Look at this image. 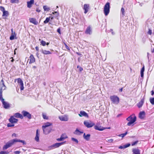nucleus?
<instances>
[{"label":"nucleus","mask_w":154,"mask_h":154,"mask_svg":"<svg viewBox=\"0 0 154 154\" xmlns=\"http://www.w3.org/2000/svg\"><path fill=\"white\" fill-rule=\"evenodd\" d=\"M94 129L96 130H97L99 131H102L105 128L101 126L99 127L95 125L94 127Z\"/></svg>","instance_id":"412c9836"},{"label":"nucleus","mask_w":154,"mask_h":154,"mask_svg":"<svg viewBox=\"0 0 154 154\" xmlns=\"http://www.w3.org/2000/svg\"><path fill=\"white\" fill-rule=\"evenodd\" d=\"M9 122L11 123H17L18 121V120L15 118L14 116H11L9 119Z\"/></svg>","instance_id":"9b49d317"},{"label":"nucleus","mask_w":154,"mask_h":154,"mask_svg":"<svg viewBox=\"0 0 154 154\" xmlns=\"http://www.w3.org/2000/svg\"><path fill=\"white\" fill-rule=\"evenodd\" d=\"M13 140L14 143L16 142H19L21 143L22 140H21L17 139H13Z\"/></svg>","instance_id":"58836bf2"},{"label":"nucleus","mask_w":154,"mask_h":154,"mask_svg":"<svg viewBox=\"0 0 154 154\" xmlns=\"http://www.w3.org/2000/svg\"><path fill=\"white\" fill-rule=\"evenodd\" d=\"M154 94V91L152 90L151 91V95L153 96V95Z\"/></svg>","instance_id":"338daca9"},{"label":"nucleus","mask_w":154,"mask_h":154,"mask_svg":"<svg viewBox=\"0 0 154 154\" xmlns=\"http://www.w3.org/2000/svg\"><path fill=\"white\" fill-rule=\"evenodd\" d=\"M57 140L58 141H63L64 140L62 137H60V138L57 139Z\"/></svg>","instance_id":"8fccbe9b"},{"label":"nucleus","mask_w":154,"mask_h":154,"mask_svg":"<svg viewBox=\"0 0 154 154\" xmlns=\"http://www.w3.org/2000/svg\"><path fill=\"white\" fill-rule=\"evenodd\" d=\"M60 137H61L63 140L67 138L68 137L65 134H62Z\"/></svg>","instance_id":"f704fd0d"},{"label":"nucleus","mask_w":154,"mask_h":154,"mask_svg":"<svg viewBox=\"0 0 154 154\" xmlns=\"http://www.w3.org/2000/svg\"><path fill=\"white\" fill-rule=\"evenodd\" d=\"M144 101V98H143L137 104V106L139 108H140L143 106Z\"/></svg>","instance_id":"f3484780"},{"label":"nucleus","mask_w":154,"mask_h":154,"mask_svg":"<svg viewBox=\"0 0 154 154\" xmlns=\"http://www.w3.org/2000/svg\"><path fill=\"white\" fill-rule=\"evenodd\" d=\"M122 89H123V88H120L119 90V92H121L122 91Z\"/></svg>","instance_id":"69168bd1"},{"label":"nucleus","mask_w":154,"mask_h":154,"mask_svg":"<svg viewBox=\"0 0 154 154\" xmlns=\"http://www.w3.org/2000/svg\"><path fill=\"white\" fill-rule=\"evenodd\" d=\"M77 68L79 69V70L80 72H81L82 70H83V68L82 67L79 66H77Z\"/></svg>","instance_id":"a18cd8bd"},{"label":"nucleus","mask_w":154,"mask_h":154,"mask_svg":"<svg viewBox=\"0 0 154 154\" xmlns=\"http://www.w3.org/2000/svg\"><path fill=\"white\" fill-rule=\"evenodd\" d=\"M30 61L29 63L30 64L33 63L35 62V59L32 54H31L29 57Z\"/></svg>","instance_id":"4be33fe9"},{"label":"nucleus","mask_w":154,"mask_h":154,"mask_svg":"<svg viewBox=\"0 0 154 154\" xmlns=\"http://www.w3.org/2000/svg\"><path fill=\"white\" fill-rule=\"evenodd\" d=\"M11 2L12 3H18L19 0H10Z\"/></svg>","instance_id":"4c0bfd02"},{"label":"nucleus","mask_w":154,"mask_h":154,"mask_svg":"<svg viewBox=\"0 0 154 154\" xmlns=\"http://www.w3.org/2000/svg\"><path fill=\"white\" fill-rule=\"evenodd\" d=\"M36 11L37 12H40V10H39L38 9H37H37H36Z\"/></svg>","instance_id":"774afa93"},{"label":"nucleus","mask_w":154,"mask_h":154,"mask_svg":"<svg viewBox=\"0 0 154 154\" xmlns=\"http://www.w3.org/2000/svg\"><path fill=\"white\" fill-rule=\"evenodd\" d=\"M132 152L134 154H140V150L138 149H133Z\"/></svg>","instance_id":"b1692460"},{"label":"nucleus","mask_w":154,"mask_h":154,"mask_svg":"<svg viewBox=\"0 0 154 154\" xmlns=\"http://www.w3.org/2000/svg\"><path fill=\"white\" fill-rule=\"evenodd\" d=\"M119 149H125V147H124V145L123 146H120L119 147Z\"/></svg>","instance_id":"bf43d9fd"},{"label":"nucleus","mask_w":154,"mask_h":154,"mask_svg":"<svg viewBox=\"0 0 154 154\" xmlns=\"http://www.w3.org/2000/svg\"><path fill=\"white\" fill-rule=\"evenodd\" d=\"M50 17H47L45 20L44 21V23L45 24L48 23L49 21Z\"/></svg>","instance_id":"2f4dec72"},{"label":"nucleus","mask_w":154,"mask_h":154,"mask_svg":"<svg viewBox=\"0 0 154 154\" xmlns=\"http://www.w3.org/2000/svg\"><path fill=\"white\" fill-rule=\"evenodd\" d=\"M110 32H111V33H112V35H115V32L113 31V30L112 29H110V30H109Z\"/></svg>","instance_id":"6e6d98bb"},{"label":"nucleus","mask_w":154,"mask_h":154,"mask_svg":"<svg viewBox=\"0 0 154 154\" xmlns=\"http://www.w3.org/2000/svg\"><path fill=\"white\" fill-rule=\"evenodd\" d=\"M38 130L37 129L36 130V136L35 137V140L37 142H38L39 141V134L38 133Z\"/></svg>","instance_id":"a878e982"},{"label":"nucleus","mask_w":154,"mask_h":154,"mask_svg":"<svg viewBox=\"0 0 154 154\" xmlns=\"http://www.w3.org/2000/svg\"><path fill=\"white\" fill-rule=\"evenodd\" d=\"M27 7L30 8L34 3V0H30L29 1L27 2Z\"/></svg>","instance_id":"a211bd4d"},{"label":"nucleus","mask_w":154,"mask_h":154,"mask_svg":"<svg viewBox=\"0 0 154 154\" xmlns=\"http://www.w3.org/2000/svg\"><path fill=\"white\" fill-rule=\"evenodd\" d=\"M43 9L45 11H48L50 10L49 8L47 7V6H44Z\"/></svg>","instance_id":"72a5a7b5"},{"label":"nucleus","mask_w":154,"mask_h":154,"mask_svg":"<svg viewBox=\"0 0 154 154\" xmlns=\"http://www.w3.org/2000/svg\"><path fill=\"white\" fill-rule=\"evenodd\" d=\"M0 96L1 95L2 96V90H4L5 89L6 87L4 84V81L3 79H2L0 83Z\"/></svg>","instance_id":"0eeeda50"},{"label":"nucleus","mask_w":154,"mask_h":154,"mask_svg":"<svg viewBox=\"0 0 154 154\" xmlns=\"http://www.w3.org/2000/svg\"><path fill=\"white\" fill-rule=\"evenodd\" d=\"M14 153L15 154H20V152L18 151H15L14 152Z\"/></svg>","instance_id":"864d4df0"},{"label":"nucleus","mask_w":154,"mask_h":154,"mask_svg":"<svg viewBox=\"0 0 154 154\" xmlns=\"http://www.w3.org/2000/svg\"><path fill=\"white\" fill-rule=\"evenodd\" d=\"M121 12H122V14L124 15V12H125V9L123 8H122L121 9Z\"/></svg>","instance_id":"3c124183"},{"label":"nucleus","mask_w":154,"mask_h":154,"mask_svg":"<svg viewBox=\"0 0 154 154\" xmlns=\"http://www.w3.org/2000/svg\"><path fill=\"white\" fill-rule=\"evenodd\" d=\"M21 113L23 114V117H27L29 119H31L32 118L31 114L28 112L23 110L22 112Z\"/></svg>","instance_id":"6e6552de"},{"label":"nucleus","mask_w":154,"mask_h":154,"mask_svg":"<svg viewBox=\"0 0 154 154\" xmlns=\"http://www.w3.org/2000/svg\"><path fill=\"white\" fill-rule=\"evenodd\" d=\"M65 142H61L60 143H56L53 144L50 146V148L51 149H53L55 148H57L62 145Z\"/></svg>","instance_id":"1a4fd4ad"},{"label":"nucleus","mask_w":154,"mask_h":154,"mask_svg":"<svg viewBox=\"0 0 154 154\" xmlns=\"http://www.w3.org/2000/svg\"><path fill=\"white\" fill-rule=\"evenodd\" d=\"M52 123L50 122H47L45 123L42 126V129L44 133L46 134L49 133V131H46V128L52 125Z\"/></svg>","instance_id":"7ed1b4c3"},{"label":"nucleus","mask_w":154,"mask_h":154,"mask_svg":"<svg viewBox=\"0 0 154 154\" xmlns=\"http://www.w3.org/2000/svg\"><path fill=\"white\" fill-rule=\"evenodd\" d=\"M17 82L18 83L20 86V90H23L24 89V87L23 84V81L20 78H18V79H17Z\"/></svg>","instance_id":"9d476101"},{"label":"nucleus","mask_w":154,"mask_h":154,"mask_svg":"<svg viewBox=\"0 0 154 154\" xmlns=\"http://www.w3.org/2000/svg\"><path fill=\"white\" fill-rule=\"evenodd\" d=\"M65 48H66L69 51L70 50L69 47L66 44H65Z\"/></svg>","instance_id":"5fc2aeb1"},{"label":"nucleus","mask_w":154,"mask_h":154,"mask_svg":"<svg viewBox=\"0 0 154 154\" xmlns=\"http://www.w3.org/2000/svg\"><path fill=\"white\" fill-rule=\"evenodd\" d=\"M42 116L43 118L44 119L48 120V117L47 116L46 114L44 113H42Z\"/></svg>","instance_id":"c85d7f7f"},{"label":"nucleus","mask_w":154,"mask_h":154,"mask_svg":"<svg viewBox=\"0 0 154 154\" xmlns=\"http://www.w3.org/2000/svg\"><path fill=\"white\" fill-rule=\"evenodd\" d=\"M10 39L11 40H13L14 39V35L13 34H11L10 37Z\"/></svg>","instance_id":"37998d69"},{"label":"nucleus","mask_w":154,"mask_h":154,"mask_svg":"<svg viewBox=\"0 0 154 154\" xmlns=\"http://www.w3.org/2000/svg\"><path fill=\"white\" fill-rule=\"evenodd\" d=\"M42 53L45 54H51V53L49 51L42 50Z\"/></svg>","instance_id":"cd10ccee"},{"label":"nucleus","mask_w":154,"mask_h":154,"mask_svg":"<svg viewBox=\"0 0 154 154\" xmlns=\"http://www.w3.org/2000/svg\"><path fill=\"white\" fill-rule=\"evenodd\" d=\"M71 139L72 141L74 142L76 144H77L78 143V140L76 139L74 137H72Z\"/></svg>","instance_id":"c756f323"},{"label":"nucleus","mask_w":154,"mask_h":154,"mask_svg":"<svg viewBox=\"0 0 154 154\" xmlns=\"http://www.w3.org/2000/svg\"><path fill=\"white\" fill-rule=\"evenodd\" d=\"M85 125L88 128H91L95 124L93 122L85 121L84 122Z\"/></svg>","instance_id":"423d86ee"},{"label":"nucleus","mask_w":154,"mask_h":154,"mask_svg":"<svg viewBox=\"0 0 154 154\" xmlns=\"http://www.w3.org/2000/svg\"><path fill=\"white\" fill-rule=\"evenodd\" d=\"M0 8L1 10L3 12L4 11H5V9L2 6H0Z\"/></svg>","instance_id":"49530a36"},{"label":"nucleus","mask_w":154,"mask_h":154,"mask_svg":"<svg viewBox=\"0 0 154 154\" xmlns=\"http://www.w3.org/2000/svg\"><path fill=\"white\" fill-rule=\"evenodd\" d=\"M79 115L80 117L83 116L87 118L88 117V114L84 111H81Z\"/></svg>","instance_id":"dca6fc26"},{"label":"nucleus","mask_w":154,"mask_h":154,"mask_svg":"<svg viewBox=\"0 0 154 154\" xmlns=\"http://www.w3.org/2000/svg\"><path fill=\"white\" fill-rule=\"evenodd\" d=\"M9 152L8 151H1L0 152V154H8Z\"/></svg>","instance_id":"e433bc0d"},{"label":"nucleus","mask_w":154,"mask_h":154,"mask_svg":"<svg viewBox=\"0 0 154 154\" xmlns=\"http://www.w3.org/2000/svg\"><path fill=\"white\" fill-rule=\"evenodd\" d=\"M149 101L152 105H154V98H150L149 99Z\"/></svg>","instance_id":"473e14b6"},{"label":"nucleus","mask_w":154,"mask_h":154,"mask_svg":"<svg viewBox=\"0 0 154 154\" xmlns=\"http://www.w3.org/2000/svg\"><path fill=\"white\" fill-rule=\"evenodd\" d=\"M59 119L62 121H67L68 120V116L66 115L62 116L59 117Z\"/></svg>","instance_id":"f8f14e48"},{"label":"nucleus","mask_w":154,"mask_h":154,"mask_svg":"<svg viewBox=\"0 0 154 154\" xmlns=\"http://www.w3.org/2000/svg\"><path fill=\"white\" fill-rule=\"evenodd\" d=\"M29 20L30 23H32L35 25H37L38 24V22L36 20V19L35 18H30L29 19Z\"/></svg>","instance_id":"4468645a"},{"label":"nucleus","mask_w":154,"mask_h":154,"mask_svg":"<svg viewBox=\"0 0 154 154\" xmlns=\"http://www.w3.org/2000/svg\"><path fill=\"white\" fill-rule=\"evenodd\" d=\"M92 32V29L90 26H88L85 31V33L87 34L91 35Z\"/></svg>","instance_id":"ddd939ff"},{"label":"nucleus","mask_w":154,"mask_h":154,"mask_svg":"<svg viewBox=\"0 0 154 154\" xmlns=\"http://www.w3.org/2000/svg\"><path fill=\"white\" fill-rule=\"evenodd\" d=\"M136 117L134 114H133L129 116L126 119L129 122L127 123V125L128 126H130L136 121Z\"/></svg>","instance_id":"f257e3e1"},{"label":"nucleus","mask_w":154,"mask_h":154,"mask_svg":"<svg viewBox=\"0 0 154 154\" xmlns=\"http://www.w3.org/2000/svg\"><path fill=\"white\" fill-rule=\"evenodd\" d=\"M57 31L60 34H61L60 29V28H59L57 29Z\"/></svg>","instance_id":"052dcab7"},{"label":"nucleus","mask_w":154,"mask_h":154,"mask_svg":"<svg viewBox=\"0 0 154 154\" xmlns=\"http://www.w3.org/2000/svg\"><path fill=\"white\" fill-rule=\"evenodd\" d=\"M9 147L8 146V145H7V144L6 143V144L3 146V150H5Z\"/></svg>","instance_id":"c9c22d12"},{"label":"nucleus","mask_w":154,"mask_h":154,"mask_svg":"<svg viewBox=\"0 0 154 154\" xmlns=\"http://www.w3.org/2000/svg\"><path fill=\"white\" fill-rule=\"evenodd\" d=\"M14 143L13 139L10 140L6 143L9 147H11Z\"/></svg>","instance_id":"bb28decb"},{"label":"nucleus","mask_w":154,"mask_h":154,"mask_svg":"<svg viewBox=\"0 0 154 154\" xmlns=\"http://www.w3.org/2000/svg\"><path fill=\"white\" fill-rule=\"evenodd\" d=\"M145 68H144V66H143V67L142 68L141 71H140V73H143L144 72V71Z\"/></svg>","instance_id":"09e8293b"},{"label":"nucleus","mask_w":154,"mask_h":154,"mask_svg":"<svg viewBox=\"0 0 154 154\" xmlns=\"http://www.w3.org/2000/svg\"><path fill=\"white\" fill-rule=\"evenodd\" d=\"M130 145H131V144L129 143H128L126 145H124V146L125 148L128 147L129 146H130Z\"/></svg>","instance_id":"de8ad7c7"},{"label":"nucleus","mask_w":154,"mask_h":154,"mask_svg":"<svg viewBox=\"0 0 154 154\" xmlns=\"http://www.w3.org/2000/svg\"><path fill=\"white\" fill-rule=\"evenodd\" d=\"M21 143H22L23 145H26V142L24 140H22Z\"/></svg>","instance_id":"4d7b16f0"},{"label":"nucleus","mask_w":154,"mask_h":154,"mask_svg":"<svg viewBox=\"0 0 154 154\" xmlns=\"http://www.w3.org/2000/svg\"><path fill=\"white\" fill-rule=\"evenodd\" d=\"M110 8L109 3L107 2L105 5L104 8V13L106 16L109 13Z\"/></svg>","instance_id":"f03ea898"},{"label":"nucleus","mask_w":154,"mask_h":154,"mask_svg":"<svg viewBox=\"0 0 154 154\" xmlns=\"http://www.w3.org/2000/svg\"><path fill=\"white\" fill-rule=\"evenodd\" d=\"M127 132H126L125 133L122 134H119L118 135V136L119 137H122V138L124 137L125 136H126L127 134Z\"/></svg>","instance_id":"7c9ffc66"},{"label":"nucleus","mask_w":154,"mask_h":154,"mask_svg":"<svg viewBox=\"0 0 154 154\" xmlns=\"http://www.w3.org/2000/svg\"><path fill=\"white\" fill-rule=\"evenodd\" d=\"M13 116H14V117L20 118L21 119H23V116L19 113H15Z\"/></svg>","instance_id":"6ab92c4d"},{"label":"nucleus","mask_w":154,"mask_h":154,"mask_svg":"<svg viewBox=\"0 0 154 154\" xmlns=\"http://www.w3.org/2000/svg\"><path fill=\"white\" fill-rule=\"evenodd\" d=\"M148 33L149 34L151 35L152 34V30H150V29H149V31L148 32Z\"/></svg>","instance_id":"13d9d810"},{"label":"nucleus","mask_w":154,"mask_h":154,"mask_svg":"<svg viewBox=\"0 0 154 154\" xmlns=\"http://www.w3.org/2000/svg\"><path fill=\"white\" fill-rule=\"evenodd\" d=\"M138 142V141H137L134 142H133L132 143L131 145L132 146H134L135 145L137 144Z\"/></svg>","instance_id":"c03bdc74"},{"label":"nucleus","mask_w":154,"mask_h":154,"mask_svg":"<svg viewBox=\"0 0 154 154\" xmlns=\"http://www.w3.org/2000/svg\"><path fill=\"white\" fill-rule=\"evenodd\" d=\"M0 100L2 102L4 107L6 109H8L9 107V104L7 102L4 101V99L3 98L2 96H0Z\"/></svg>","instance_id":"39448f33"},{"label":"nucleus","mask_w":154,"mask_h":154,"mask_svg":"<svg viewBox=\"0 0 154 154\" xmlns=\"http://www.w3.org/2000/svg\"><path fill=\"white\" fill-rule=\"evenodd\" d=\"M14 124L13 123H8L7 124V126L8 127H12L14 126Z\"/></svg>","instance_id":"ea45409f"},{"label":"nucleus","mask_w":154,"mask_h":154,"mask_svg":"<svg viewBox=\"0 0 154 154\" xmlns=\"http://www.w3.org/2000/svg\"><path fill=\"white\" fill-rule=\"evenodd\" d=\"M90 134H87L86 135L84 133V134L83 137L87 141H88L90 139Z\"/></svg>","instance_id":"aec40b11"},{"label":"nucleus","mask_w":154,"mask_h":154,"mask_svg":"<svg viewBox=\"0 0 154 154\" xmlns=\"http://www.w3.org/2000/svg\"><path fill=\"white\" fill-rule=\"evenodd\" d=\"M3 13V16L7 15L8 14V12L7 11H4Z\"/></svg>","instance_id":"79ce46f5"},{"label":"nucleus","mask_w":154,"mask_h":154,"mask_svg":"<svg viewBox=\"0 0 154 154\" xmlns=\"http://www.w3.org/2000/svg\"><path fill=\"white\" fill-rule=\"evenodd\" d=\"M113 141V139H111L108 140L107 141L109 143H112Z\"/></svg>","instance_id":"603ef678"},{"label":"nucleus","mask_w":154,"mask_h":154,"mask_svg":"<svg viewBox=\"0 0 154 154\" xmlns=\"http://www.w3.org/2000/svg\"><path fill=\"white\" fill-rule=\"evenodd\" d=\"M41 44L43 46H45L46 45V42L45 41H44L43 40L41 42Z\"/></svg>","instance_id":"a19ab883"},{"label":"nucleus","mask_w":154,"mask_h":154,"mask_svg":"<svg viewBox=\"0 0 154 154\" xmlns=\"http://www.w3.org/2000/svg\"><path fill=\"white\" fill-rule=\"evenodd\" d=\"M110 98L112 103L114 104H117L119 102V99L116 96L113 95L111 96L110 97Z\"/></svg>","instance_id":"20e7f679"},{"label":"nucleus","mask_w":154,"mask_h":154,"mask_svg":"<svg viewBox=\"0 0 154 154\" xmlns=\"http://www.w3.org/2000/svg\"><path fill=\"white\" fill-rule=\"evenodd\" d=\"M89 7V4H85L84 5L83 9L85 10L84 12L85 14H86L88 11Z\"/></svg>","instance_id":"2eb2a0df"},{"label":"nucleus","mask_w":154,"mask_h":154,"mask_svg":"<svg viewBox=\"0 0 154 154\" xmlns=\"http://www.w3.org/2000/svg\"><path fill=\"white\" fill-rule=\"evenodd\" d=\"M83 132L79 131L78 129H76L74 132V134L77 135H80L81 134L83 133Z\"/></svg>","instance_id":"393cba45"},{"label":"nucleus","mask_w":154,"mask_h":154,"mask_svg":"<svg viewBox=\"0 0 154 154\" xmlns=\"http://www.w3.org/2000/svg\"><path fill=\"white\" fill-rule=\"evenodd\" d=\"M143 73H140V75L141 77H143Z\"/></svg>","instance_id":"0e129e2a"},{"label":"nucleus","mask_w":154,"mask_h":154,"mask_svg":"<svg viewBox=\"0 0 154 154\" xmlns=\"http://www.w3.org/2000/svg\"><path fill=\"white\" fill-rule=\"evenodd\" d=\"M147 58H148V60L149 61L150 60V59H149V53L148 52H147Z\"/></svg>","instance_id":"680f3d73"},{"label":"nucleus","mask_w":154,"mask_h":154,"mask_svg":"<svg viewBox=\"0 0 154 154\" xmlns=\"http://www.w3.org/2000/svg\"><path fill=\"white\" fill-rule=\"evenodd\" d=\"M35 49L37 51H38L39 50V48L38 46L36 47L35 48Z\"/></svg>","instance_id":"e2e57ef3"},{"label":"nucleus","mask_w":154,"mask_h":154,"mask_svg":"<svg viewBox=\"0 0 154 154\" xmlns=\"http://www.w3.org/2000/svg\"><path fill=\"white\" fill-rule=\"evenodd\" d=\"M145 115V112L144 111L140 112L139 115V117L141 119H143Z\"/></svg>","instance_id":"5701e85b"}]
</instances>
